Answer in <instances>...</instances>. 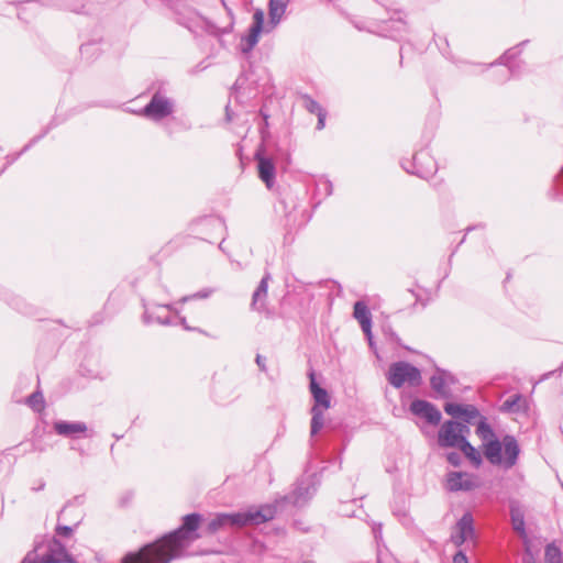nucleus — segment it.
<instances>
[{"instance_id": "nucleus-49", "label": "nucleus", "mask_w": 563, "mask_h": 563, "mask_svg": "<svg viewBox=\"0 0 563 563\" xmlns=\"http://www.w3.org/2000/svg\"><path fill=\"white\" fill-rule=\"evenodd\" d=\"M561 369H563V363H562Z\"/></svg>"}, {"instance_id": "nucleus-47", "label": "nucleus", "mask_w": 563, "mask_h": 563, "mask_svg": "<svg viewBox=\"0 0 563 563\" xmlns=\"http://www.w3.org/2000/svg\"><path fill=\"white\" fill-rule=\"evenodd\" d=\"M64 511H65L64 509L60 510V514H58V517H62V514H64Z\"/></svg>"}, {"instance_id": "nucleus-25", "label": "nucleus", "mask_w": 563, "mask_h": 563, "mask_svg": "<svg viewBox=\"0 0 563 563\" xmlns=\"http://www.w3.org/2000/svg\"><path fill=\"white\" fill-rule=\"evenodd\" d=\"M519 54L518 47H512L508 49L501 57H500V64H504L507 66L505 78H508L509 74H515V65L511 64V60L516 58V56Z\"/></svg>"}, {"instance_id": "nucleus-14", "label": "nucleus", "mask_w": 563, "mask_h": 563, "mask_svg": "<svg viewBox=\"0 0 563 563\" xmlns=\"http://www.w3.org/2000/svg\"><path fill=\"white\" fill-rule=\"evenodd\" d=\"M53 428L58 435L73 439L78 438V434L86 433L88 430L85 422L66 420L55 421Z\"/></svg>"}, {"instance_id": "nucleus-28", "label": "nucleus", "mask_w": 563, "mask_h": 563, "mask_svg": "<svg viewBox=\"0 0 563 563\" xmlns=\"http://www.w3.org/2000/svg\"><path fill=\"white\" fill-rule=\"evenodd\" d=\"M303 107L307 111L313 114H319L320 112L324 111V109L310 96L305 95L302 97Z\"/></svg>"}, {"instance_id": "nucleus-6", "label": "nucleus", "mask_w": 563, "mask_h": 563, "mask_svg": "<svg viewBox=\"0 0 563 563\" xmlns=\"http://www.w3.org/2000/svg\"><path fill=\"white\" fill-rule=\"evenodd\" d=\"M77 563L68 553L65 545L57 539L49 543L47 552L37 560L36 554L30 552L20 563Z\"/></svg>"}, {"instance_id": "nucleus-19", "label": "nucleus", "mask_w": 563, "mask_h": 563, "mask_svg": "<svg viewBox=\"0 0 563 563\" xmlns=\"http://www.w3.org/2000/svg\"><path fill=\"white\" fill-rule=\"evenodd\" d=\"M449 377L450 375L446 372L438 369L437 374L430 378L431 388L443 398L450 397V390L446 386Z\"/></svg>"}, {"instance_id": "nucleus-42", "label": "nucleus", "mask_w": 563, "mask_h": 563, "mask_svg": "<svg viewBox=\"0 0 563 563\" xmlns=\"http://www.w3.org/2000/svg\"><path fill=\"white\" fill-rule=\"evenodd\" d=\"M398 23H399V25H400V27H401V29H404V27H405V23H404L401 20H399V21H398Z\"/></svg>"}, {"instance_id": "nucleus-48", "label": "nucleus", "mask_w": 563, "mask_h": 563, "mask_svg": "<svg viewBox=\"0 0 563 563\" xmlns=\"http://www.w3.org/2000/svg\"><path fill=\"white\" fill-rule=\"evenodd\" d=\"M302 563H313V562H311V561H305V562H302Z\"/></svg>"}, {"instance_id": "nucleus-10", "label": "nucleus", "mask_w": 563, "mask_h": 563, "mask_svg": "<svg viewBox=\"0 0 563 563\" xmlns=\"http://www.w3.org/2000/svg\"><path fill=\"white\" fill-rule=\"evenodd\" d=\"M473 522L474 520L470 512L464 514L457 521L451 536V540L456 547H460L467 540L473 539L475 533Z\"/></svg>"}, {"instance_id": "nucleus-16", "label": "nucleus", "mask_w": 563, "mask_h": 563, "mask_svg": "<svg viewBox=\"0 0 563 563\" xmlns=\"http://www.w3.org/2000/svg\"><path fill=\"white\" fill-rule=\"evenodd\" d=\"M272 276L267 272L261 279L258 286L256 287L255 291L252 296V302L251 308L256 311H263L265 309V301L267 298V290H268V282L271 280Z\"/></svg>"}, {"instance_id": "nucleus-32", "label": "nucleus", "mask_w": 563, "mask_h": 563, "mask_svg": "<svg viewBox=\"0 0 563 563\" xmlns=\"http://www.w3.org/2000/svg\"><path fill=\"white\" fill-rule=\"evenodd\" d=\"M56 534L60 537H69L73 533V528L69 526H60L58 525L55 529Z\"/></svg>"}, {"instance_id": "nucleus-29", "label": "nucleus", "mask_w": 563, "mask_h": 563, "mask_svg": "<svg viewBox=\"0 0 563 563\" xmlns=\"http://www.w3.org/2000/svg\"><path fill=\"white\" fill-rule=\"evenodd\" d=\"M479 416L478 409L473 405H465L463 407V412H461V417L465 424L470 423L473 419Z\"/></svg>"}, {"instance_id": "nucleus-8", "label": "nucleus", "mask_w": 563, "mask_h": 563, "mask_svg": "<svg viewBox=\"0 0 563 563\" xmlns=\"http://www.w3.org/2000/svg\"><path fill=\"white\" fill-rule=\"evenodd\" d=\"M410 411L412 415L426 419V421L432 426L439 424L442 418L440 410L427 400H413L410 404Z\"/></svg>"}, {"instance_id": "nucleus-3", "label": "nucleus", "mask_w": 563, "mask_h": 563, "mask_svg": "<svg viewBox=\"0 0 563 563\" xmlns=\"http://www.w3.org/2000/svg\"><path fill=\"white\" fill-rule=\"evenodd\" d=\"M276 508L272 505H264L260 508H250L246 511L235 514H220L208 523L210 533L217 532L221 528L245 526H256L274 519Z\"/></svg>"}, {"instance_id": "nucleus-45", "label": "nucleus", "mask_w": 563, "mask_h": 563, "mask_svg": "<svg viewBox=\"0 0 563 563\" xmlns=\"http://www.w3.org/2000/svg\"><path fill=\"white\" fill-rule=\"evenodd\" d=\"M187 299H188V297H184V298L181 299V301H183V302H185Z\"/></svg>"}, {"instance_id": "nucleus-21", "label": "nucleus", "mask_w": 563, "mask_h": 563, "mask_svg": "<svg viewBox=\"0 0 563 563\" xmlns=\"http://www.w3.org/2000/svg\"><path fill=\"white\" fill-rule=\"evenodd\" d=\"M427 161V167L417 168L413 174H417L419 177L427 178L433 174L435 170V163L429 155L424 152L418 153L413 156V163L417 166L420 162Z\"/></svg>"}, {"instance_id": "nucleus-17", "label": "nucleus", "mask_w": 563, "mask_h": 563, "mask_svg": "<svg viewBox=\"0 0 563 563\" xmlns=\"http://www.w3.org/2000/svg\"><path fill=\"white\" fill-rule=\"evenodd\" d=\"M309 378H310V391H311V395L314 400L313 406H318V408H321V409H329L331 406V398H330L329 393L324 388H322L318 385V383L316 382L313 372L309 373Z\"/></svg>"}, {"instance_id": "nucleus-43", "label": "nucleus", "mask_w": 563, "mask_h": 563, "mask_svg": "<svg viewBox=\"0 0 563 563\" xmlns=\"http://www.w3.org/2000/svg\"><path fill=\"white\" fill-rule=\"evenodd\" d=\"M525 563H536L532 559L525 560Z\"/></svg>"}, {"instance_id": "nucleus-34", "label": "nucleus", "mask_w": 563, "mask_h": 563, "mask_svg": "<svg viewBox=\"0 0 563 563\" xmlns=\"http://www.w3.org/2000/svg\"><path fill=\"white\" fill-rule=\"evenodd\" d=\"M317 117H318L317 130H322L325 124L327 111L324 110V111L320 112L319 114H317Z\"/></svg>"}, {"instance_id": "nucleus-31", "label": "nucleus", "mask_w": 563, "mask_h": 563, "mask_svg": "<svg viewBox=\"0 0 563 563\" xmlns=\"http://www.w3.org/2000/svg\"><path fill=\"white\" fill-rule=\"evenodd\" d=\"M448 462L453 466H460L462 457L457 452H450L446 455Z\"/></svg>"}, {"instance_id": "nucleus-41", "label": "nucleus", "mask_w": 563, "mask_h": 563, "mask_svg": "<svg viewBox=\"0 0 563 563\" xmlns=\"http://www.w3.org/2000/svg\"><path fill=\"white\" fill-rule=\"evenodd\" d=\"M71 11L79 12V10L76 7H69Z\"/></svg>"}, {"instance_id": "nucleus-35", "label": "nucleus", "mask_w": 563, "mask_h": 563, "mask_svg": "<svg viewBox=\"0 0 563 563\" xmlns=\"http://www.w3.org/2000/svg\"><path fill=\"white\" fill-rule=\"evenodd\" d=\"M453 563H468L466 555L460 551L453 556Z\"/></svg>"}, {"instance_id": "nucleus-4", "label": "nucleus", "mask_w": 563, "mask_h": 563, "mask_svg": "<svg viewBox=\"0 0 563 563\" xmlns=\"http://www.w3.org/2000/svg\"><path fill=\"white\" fill-rule=\"evenodd\" d=\"M387 380L395 388L402 387L405 383L415 387L421 384V373L410 363L399 361L389 366Z\"/></svg>"}, {"instance_id": "nucleus-39", "label": "nucleus", "mask_w": 563, "mask_h": 563, "mask_svg": "<svg viewBox=\"0 0 563 563\" xmlns=\"http://www.w3.org/2000/svg\"><path fill=\"white\" fill-rule=\"evenodd\" d=\"M180 323L185 329L190 330V328L187 325L186 318H180Z\"/></svg>"}, {"instance_id": "nucleus-13", "label": "nucleus", "mask_w": 563, "mask_h": 563, "mask_svg": "<svg viewBox=\"0 0 563 563\" xmlns=\"http://www.w3.org/2000/svg\"><path fill=\"white\" fill-rule=\"evenodd\" d=\"M353 317L358 321L369 345H373L372 335V314L365 302L356 301L354 303Z\"/></svg>"}, {"instance_id": "nucleus-30", "label": "nucleus", "mask_w": 563, "mask_h": 563, "mask_svg": "<svg viewBox=\"0 0 563 563\" xmlns=\"http://www.w3.org/2000/svg\"><path fill=\"white\" fill-rule=\"evenodd\" d=\"M463 405H459V404H454V402H446L444 405V411L454 417V418H460L461 417V412H463Z\"/></svg>"}, {"instance_id": "nucleus-38", "label": "nucleus", "mask_w": 563, "mask_h": 563, "mask_svg": "<svg viewBox=\"0 0 563 563\" xmlns=\"http://www.w3.org/2000/svg\"><path fill=\"white\" fill-rule=\"evenodd\" d=\"M515 404H516V399H512V400L508 399V400H506V401H505V404H504V405H505L506 407L510 408V407H512Z\"/></svg>"}, {"instance_id": "nucleus-37", "label": "nucleus", "mask_w": 563, "mask_h": 563, "mask_svg": "<svg viewBox=\"0 0 563 563\" xmlns=\"http://www.w3.org/2000/svg\"><path fill=\"white\" fill-rule=\"evenodd\" d=\"M302 494H303V493H302V487H301V486H299V487L295 490V495H296V497H295V501H296V503L299 500V498L302 496Z\"/></svg>"}, {"instance_id": "nucleus-12", "label": "nucleus", "mask_w": 563, "mask_h": 563, "mask_svg": "<svg viewBox=\"0 0 563 563\" xmlns=\"http://www.w3.org/2000/svg\"><path fill=\"white\" fill-rule=\"evenodd\" d=\"M477 487L474 476L463 472H450L446 477V488L450 492H470Z\"/></svg>"}, {"instance_id": "nucleus-15", "label": "nucleus", "mask_w": 563, "mask_h": 563, "mask_svg": "<svg viewBox=\"0 0 563 563\" xmlns=\"http://www.w3.org/2000/svg\"><path fill=\"white\" fill-rule=\"evenodd\" d=\"M255 159L257 161L258 177L271 189L275 180V165L273 161L260 152L255 154Z\"/></svg>"}, {"instance_id": "nucleus-27", "label": "nucleus", "mask_w": 563, "mask_h": 563, "mask_svg": "<svg viewBox=\"0 0 563 563\" xmlns=\"http://www.w3.org/2000/svg\"><path fill=\"white\" fill-rule=\"evenodd\" d=\"M27 405L35 411H42L44 409V397L41 391H34L27 397Z\"/></svg>"}, {"instance_id": "nucleus-5", "label": "nucleus", "mask_w": 563, "mask_h": 563, "mask_svg": "<svg viewBox=\"0 0 563 563\" xmlns=\"http://www.w3.org/2000/svg\"><path fill=\"white\" fill-rule=\"evenodd\" d=\"M470 433L467 424L454 420L445 421L438 434V443L441 448H460Z\"/></svg>"}, {"instance_id": "nucleus-24", "label": "nucleus", "mask_w": 563, "mask_h": 563, "mask_svg": "<svg viewBox=\"0 0 563 563\" xmlns=\"http://www.w3.org/2000/svg\"><path fill=\"white\" fill-rule=\"evenodd\" d=\"M158 310H164L166 311V314H155L153 312H150L148 309H145V312H144V319L146 322H151V321H156L158 323H162V324H169V318H168V311L170 309L169 306H158L157 307Z\"/></svg>"}, {"instance_id": "nucleus-7", "label": "nucleus", "mask_w": 563, "mask_h": 563, "mask_svg": "<svg viewBox=\"0 0 563 563\" xmlns=\"http://www.w3.org/2000/svg\"><path fill=\"white\" fill-rule=\"evenodd\" d=\"M174 112V102L159 92H155L141 114L153 121H161Z\"/></svg>"}, {"instance_id": "nucleus-26", "label": "nucleus", "mask_w": 563, "mask_h": 563, "mask_svg": "<svg viewBox=\"0 0 563 563\" xmlns=\"http://www.w3.org/2000/svg\"><path fill=\"white\" fill-rule=\"evenodd\" d=\"M544 561L545 563H563L560 548L554 543H549L545 547Z\"/></svg>"}, {"instance_id": "nucleus-40", "label": "nucleus", "mask_w": 563, "mask_h": 563, "mask_svg": "<svg viewBox=\"0 0 563 563\" xmlns=\"http://www.w3.org/2000/svg\"><path fill=\"white\" fill-rule=\"evenodd\" d=\"M227 119H228V121H231V115L229 113V108L228 107H227Z\"/></svg>"}, {"instance_id": "nucleus-18", "label": "nucleus", "mask_w": 563, "mask_h": 563, "mask_svg": "<svg viewBox=\"0 0 563 563\" xmlns=\"http://www.w3.org/2000/svg\"><path fill=\"white\" fill-rule=\"evenodd\" d=\"M510 520L512 529L521 537L526 536L525 512L517 500H511L509 505Z\"/></svg>"}, {"instance_id": "nucleus-44", "label": "nucleus", "mask_w": 563, "mask_h": 563, "mask_svg": "<svg viewBox=\"0 0 563 563\" xmlns=\"http://www.w3.org/2000/svg\"><path fill=\"white\" fill-rule=\"evenodd\" d=\"M87 48H88V46H87V45H82V46H81V52L86 51Z\"/></svg>"}, {"instance_id": "nucleus-9", "label": "nucleus", "mask_w": 563, "mask_h": 563, "mask_svg": "<svg viewBox=\"0 0 563 563\" xmlns=\"http://www.w3.org/2000/svg\"><path fill=\"white\" fill-rule=\"evenodd\" d=\"M263 24L264 12L262 10H256L253 14V24L250 32L245 37H242L241 41V51L244 54L250 53L258 43L260 34L263 31Z\"/></svg>"}, {"instance_id": "nucleus-23", "label": "nucleus", "mask_w": 563, "mask_h": 563, "mask_svg": "<svg viewBox=\"0 0 563 563\" xmlns=\"http://www.w3.org/2000/svg\"><path fill=\"white\" fill-rule=\"evenodd\" d=\"M323 410L321 408H318V406H313L311 408V429L310 434L311 437L316 435L324 426V416Z\"/></svg>"}, {"instance_id": "nucleus-11", "label": "nucleus", "mask_w": 563, "mask_h": 563, "mask_svg": "<svg viewBox=\"0 0 563 563\" xmlns=\"http://www.w3.org/2000/svg\"><path fill=\"white\" fill-rule=\"evenodd\" d=\"M473 522L474 520L470 512L464 514L457 521L451 536V540L456 547H460L467 540L473 539L475 533Z\"/></svg>"}, {"instance_id": "nucleus-22", "label": "nucleus", "mask_w": 563, "mask_h": 563, "mask_svg": "<svg viewBox=\"0 0 563 563\" xmlns=\"http://www.w3.org/2000/svg\"><path fill=\"white\" fill-rule=\"evenodd\" d=\"M462 453L473 463L475 467H478L483 463L481 453L467 441V439L459 448Z\"/></svg>"}, {"instance_id": "nucleus-33", "label": "nucleus", "mask_w": 563, "mask_h": 563, "mask_svg": "<svg viewBox=\"0 0 563 563\" xmlns=\"http://www.w3.org/2000/svg\"><path fill=\"white\" fill-rule=\"evenodd\" d=\"M206 30L209 33L214 34V35H219L220 34V30L218 27H216L213 24L209 23V22H206ZM229 32H230V29H223L221 31V34L229 33Z\"/></svg>"}, {"instance_id": "nucleus-20", "label": "nucleus", "mask_w": 563, "mask_h": 563, "mask_svg": "<svg viewBox=\"0 0 563 563\" xmlns=\"http://www.w3.org/2000/svg\"><path fill=\"white\" fill-rule=\"evenodd\" d=\"M289 0H269L268 15L273 26H276L284 15Z\"/></svg>"}, {"instance_id": "nucleus-1", "label": "nucleus", "mask_w": 563, "mask_h": 563, "mask_svg": "<svg viewBox=\"0 0 563 563\" xmlns=\"http://www.w3.org/2000/svg\"><path fill=\"white\" fill-rule=\"evenodd\" d=\"M201 516L189 514L183 518V525L161 540L146 544L140 551L128 553L123 563H169L183 549L198 539L197 529Z\"/></svg>"}, {"instance_id": "nucleus-2", "label": "nucleus", "mask_w": 563, "mask_h": 563, "mask_svg": "<svg viewBox=\"0 0 563 563\" xmlns=\"http://www.w3.org/2000/svg\"><path fill=\"white\" fill-rule=\"evenodd\" d=\"M476 434L482 440L483 453L492 465L503 466L505 470L514 467L520 454V446L514 435L506 434L500 441L485 417L477 423Z\"/></svg>"}, {"instance_id": "nucleus-36", "label": "nucleus", "mask_w": 563, "mask_h": 563, "mask_svg": "<svg viewBox=\"0 0 563 563\" xmlns=\"http://www.w3.org/2000/svg\"><path fill=\"white\" fill-rule=\"evenodd\" d=\"M255 362H256V364H257V366L260 367L261 371L266 372L265 357H263L262 355L257 354L256 358H255Z\"/></svg>"}, {"instance_id": "nucleus-46", "label": "nucleus", "mask_w": 563, "mask_h": 563, "mask_svg": "<svg viewBox=\"0 0 563 563\" xmlns=\"http://www.w3.org/2000/svg\"><path fill=\"white\" fill-rule=\"evenodd\" d=\"M64 511H65L64 509L60 510V514H58V517H62V514H64Z\"/></svg>"}]
</instances>
